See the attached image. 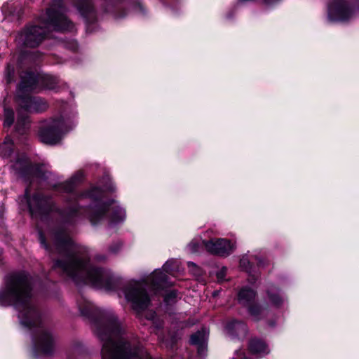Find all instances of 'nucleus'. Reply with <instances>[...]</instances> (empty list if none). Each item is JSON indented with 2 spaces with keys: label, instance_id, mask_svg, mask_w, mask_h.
Here are the masks:
<instances>
[{
  "label": "nucleus",
  "instance_id": "1",
  "mask_svg": "<svg viewBox=\"0 0 359 359\" xmlns=\"http://www.w3.org/2000/svg\"><path fill=\"white\" fill-rule=\"evenodd\" d=\"M39 234L43 247L61 257L55 261L53 269L62 276L72 280L78 285L89 284L107 291L117 288L118 279L110 271L93 266L89 262L86 249L75 246L68 230L60 228L50 232V245L46 243L41 231Z\"/></svg>",
  "mask_w": 359,
  "mask_h": 359
},
{
  "label": "nucleus",
  "instance_id": "2",
  "mask_svg": "<svg viewBox=\"0 0 359 359\" xmlns=\"http://www.w3.org/2000/svg\"><path fill=\"white\" fill-rule=\"evenodd\" d=\"M0 306H13L18 312L20 323L34 329V344L36 350L50 354L54 349L50 332L43 325L41 313L32 298V278L25 271L8 275L0 290Z\"/></svg>",
  "mask_w": 359,
  "mask_h": 359
},
{
  "label": "nucleus",
  "instance_id": "3",
  "mask_svg": "<svg viewBox=\"0 0 359 359\" xmlns=\"http://www.w3.org/2000/svg\"><path fill=\"white\" fill-rule=\"evenodd\" d=\"M72 197L76 201L70 203L69 207L62 212L65 223H73L74 219L82 214H86L93 224L104 219L115 223L125 218V210L116 201H102L103 192L100 188H93L76 198L74 194H72Z\"/></svg>",
  "mask_w": 359,
  "mask_h": 359
},
{
  "label": "nucleus",
  "instance_id": "4",
  "mask_svg": "<svg viewBox=\"0 0 359 359\" xmlns=\"http://www.w3.org/2000/svg\"><path fill=\"white\" fill-rule=\"evenodd\" d=\"M65 12L62 0H53L46 13L19 34L18 42L34 48L38 46L51 30H71L73 24L67 18Z\"/></svg>",
  "mask_w": 359,
  "mask_h": 359
},
{
  "label": "nucleus",
  "instance_id": "5",
  "mask_svg": "<svg viewBox=\"0 0 359 359\" xmlns=\"http://www.w3.org/2000/svg\"><path fill=\"white\" fill-rule=\"evenodd\" d=\"M29 92L22 93L20 90V84L19 85L17 100L20 109L18 111L15 129L20 134H24L29 127V118L27 114H24V112H39L44 111L48 107L46 102L42 98L27 95Z\"/></svg>",
  "mask_w": 359,
  "mask_h": 359
},
{
  "label": "nucleus",
  "instance_id": "6",
  "mask_svg": "<svg viewBox=\"0 0 359 359\" xmlns=\"http://www.w3.org/2000/svg\"><path fill=\"white\" fill-rule=\"evenodd\" d=\"M148 284L146 282L130 281L123 288L121 292L126 300L132 304L137 311L148 307L150 299L147 292Z\"/></svg>",
  "mask_w": 359,
  "mask_h": 359
},
{
  "label": "nucleus",
  "instance_id": "7",
  "mask_svg": "<svg viewBox=\"0 0 359 359\" xmlns=\"http://www.w3.org/2000/svg\"><path fill=\"white\" fill-rule=\"evenodd\" d=\"M20 90L39 91L43 88L54 89L57 84L56 79L42 73L26 72L20 76Z\"/></svg>",
  "mask_w": 359,
  "mask_h": 359
},
{
  "label": "nucleus",
  "instance_id": "8",
  "mask_svg": "<svg viewBox=\"0 0 359 359\" xmlns=\"http://www.w3.org/2000/svg\"><path fill=\"white\" fill-rule=\"evenodd\" d=\"M67 130L64 118L60 117L43 122L38 135L43 143L56 144Z\"/></svg>",
  "mask_w": 359,
  "mask_h": 359
},
{
  "label": "nucleus",
  "instance_id": "9",
  "mask_svg": "<svg viewBox=\"0 0 359 359\" xmlns=\"http://www.w3.org/2000/svg\"><path fill=\"white\" fill-rule=\"evenodd\" d=\"M25 197L32 217L47 214L53 209V202L50 197L44 196L39 193H36L32 197H29L28 189H26Z\"/></svg>",
  "mask_w": 359,
  "mask_h": 359
},
{
  "label": "nucleus",
  "instance_id": "10",
  "mask_svg": "<svg viewBox=\"0 0 359 359\" xmlns=\"http://www.w3.org/2000/svg\"><path fill=\"white\" fill-rule=\"evenodd\" d=\"M353 12L345 0H334L329 6L328 18L332 21H346Z\"/></svg>",
  "mask_w": 359,
  "mask_h": 359
},
{
  "label": "nucleus",
  "instance_id": "11",
  "mask_svg": "<svg viewBox=\"0 0 359 359\" xmlns=\"http://www.w3.org/2000/svg\"><path fill=\"white\" fill-rule=\"evenodd\" d=\"M255 297L256 293L254 290L244 287L238 293V301L243 306H248L250 314L255 320H259L262 315L263 310L253 302Z\"/></svg>",
  "mask_w": 359,
  "mask_h": 359
},
{
  "label": "nucleus",
  "instance_id": "12",
  "mask_svg": "<svg viewBox=\"0 0 359 359\" xmlns=\"http://www.w3.org/2000/svg\"><path fill=\"white\" fill-rule=\"evenodd\" d=\"M202 243L209 252L222 257L229 255L234 249L230 241L224 238L203 241Z\"/></svg>",
  "mask_w": 359,
  "mask_h": 359
},
{
  "label": "nucleus",
  "instance_id": "13",
  "mask_svg": "<svg viewBox=\"0 0 359 359\" xmlns=\"http://www.w3.org/2000/svg\"><path fill=\"white\" fill-rule=\"evenodd\" d=\"M208 335L206 330H202L191 336L190 342L198 346V353L201 356H204L206 353Z\"/></svg>",
  "mask_w": 359,
  "mask_h": 359
},
{
  "label": "nucleus",
  "instance_id": "14",
  "mask_svg": "<svg viewBox=\"0 0 359 359\" xmlns=\"http://www.w3.org/2000/svg\"><path fill=\"white\" fill-rule=\"evenodd\" d=\"M81 15L88 21L95 20V9L90 0H74Z\"/></svg>",
  "mask_w": 359,
  "mask_h": 359
},
{
  "label": "nucleus",
  "instance_id": "15",
  "mask_svg": "<svg viewBox=\"0 0 359 359\" xmlns=\"http://www.w3.org/2000/svg\"><path fill=\"white\" fill-rule=\"evenodd\" d=\"M167 275L161 270H156L147 279L152 290H157L166 283Z\"/></svg>",
  "mask_w": 359,
  "mask_h": 359
},
{
  "label": "nucleus",
  "instance_id": "16",
  "mask_svg": "<svg viewBox=\"0 0 359 359\" xmlns=\"http://www.w3.org/2000/svg\"><path fill=\"white\" fill-rule=\"evenodd\" d=\"M249 349L253 354L263 356L269 353L267 345L262 340L253 339L250 341Z\"/></svg>",
  "mask_w": 359,
  "mask_h": 359
},
{
  "label": "nucleus",
  "instance_id": "17",
  "mask_svg": "<svg viewBox=\"0 0 359 359\" xmlns=\"http://www.w3.org/2000/svg\"><path fill=\"white\" fill-rule=\"evenodd\" d=\"M83 177V173L79 172L76 173L69 180L60 184V187L65 191L71 193L73 191L76 183L79 182Z\"/></svg>",
  "mask_w": 359,
  "mask_h": 359
},
{
  "label": "nucleus",
  "instance_id": "18",
  "mask_svg": "<svg viewBox=\"0 0 359 359\" xmlns=\"http://www.w3.org/2000/svg\"><path fill=\"white\" fill-rule=\"evenodd\" d=\"M226 328L230 334L236 335L241 333L244 334L247 330L246 325L243 323L237 320L229 323Z\"/></svg>",
  "mask_w": 359,
  "mask_h": 359
},
{
  "label": "nucleus",
  "instance_id": "19",
  "mask_svg": "<svg viewBox=\"0 0 359 359\" xmlns=\"http://www.w3.org/2000/svg\"><path fill=\"white\" fill-rule=\"evenodd\" d=\"M267 294L270 302L273 305L279 306L282 303V298L279 295L278 290L276 287H272L270 289H269L267 290Z\"/></svg>",
  "mask_w": 359,
  "mask_h": 359
},
{
  "label": "nucleus",
  "instance_id": "20",
  "mask_svg": "<svg viewBox=\"0 0 359 359\" xmlns=\"http://www.w3.org/2000/svg\"><path fill=\"white\" fill-rule=\"evenodd\" d=\"M13 142L10 138H6L0 147V154L4 156H9L13 150Z\"/></svg>",
  "mask_w": 359,
  "mask_h": 359
},
{
  "label": "nucleus",
  "instance_id": "21",
  "mask_svg": "<svg viewBox=\"0 0 359 359\" xmlns=\"http://www.w3.org/2000/svg\"><path fill=\"white\" fill-rule=\"evenodd\" d=\"M13 167L22 174L29 172L31 169L30 163L27 159L18 160Z\"/></svg>",
  "mask_w": 359,
  "mask_h": 359
},
{
  "label": "nucleus",
  "instance_id": "22",
  "mask_svg": "<svg viewBox=\"0 0 359 359\" xmlns=\"http://www.w3.org/2000/svg\"><path fill=\"white\" fill-rule=\"evenodd\" d=\"M254 259H255V257L250 259L248 256H243V257L240 260V266L247 272L250 273L252 269V264L254 262Z\"/></svg>",
  "mask_w": 359,
  "mask_h": 359
},
{
  "label": "nucleus",
  "instance_id": "23",
  "mask_svg": "<svg viewBox=\"0 0 359 359\" xmlns=\"http://www.w3.org/2000/svg\"><path fill=\"white\" fill-rule=\"evenodd\" d=\"M14 121V112L11 109H4V126L10 127Z\"/></svg>",
  "mask_w": 359,
  "mask_h": 359
},
{
  "label": "nucleus",
  "instance_id": "24",
  "mask_svg": "<svg viewBox=\"0 0 359 359\" xmlns=\"http://www.w3.org/2000/svg\"><path fill=\"white\" fill-rule=\"evenodd\" d=\"M6 77L8 83H11L13 81L14 67L10 65L7 66L6 71Z\"/></svg>",
  "mask_w": 359,
  "mask_h": 359
},
{
  "label": "nucleus",
  "instance_id": "25",
  "mask_svg": "<svg viewBox=\"0 0 359 359\" xmlns=\"http://www.w3.org/2000/svg\"><path fill=\"white\" fill-rule=\"evenodd\" d=\"M188 250L190 252H196L199 250V245L194 241H191L188 245Z\"/></svg>",
  "mask_w": 359,
  "mask_h": 359
},
{
  "label": "nucleus",
  "instance_id": "26",
  "mask_svg": "<svg viewBox=\"0 0 359 359\" xmlns=\"http://www.w3.org/2000/svg\"><path fill=\"white\" fill-rule=\"evenodd\" d=\"M172 262H173L172 261H168L167 262H165V264L163 266V271H165L166 273H172V270L170 269V266Z\"/></svg>",
  "mask_w": 359,
  "mask_h": 359
},
{
  "label": "nucleus",
  "instance_id": "27",
  "mask_svg": "<svg viewBox=\"0 0 359 359\" xmlns=\"http://www.w3.org/2000/svg\"><path fill=\"white\" fill-rule=\"evenodd\" d=\"M177 297V292L175 291H170V292H168L165 297V300L166 302H168L170 299L171 298H175Z\"/></svg>",
  "mask_w": 359,
  "mask_h": 359
},
{
  "label": "nucleus",
  "instance_id": "28",
  "mask_svg": "<svg viewBox=\"0 0 359 359\" xmlns=\"http://www.w3.org/2000/svg\"><path fill=\"white\" fill-rule=\"evenodd\" d=\"M226 271V268H222V270L217 273V277L219 280H222L224 279Z\"/></svg>",
  "mask_w": 359,
  "mask_h": 359
},
{
  "label": "nucleus",
  "instance_id": "29",
  "mask_svg": "<svg viewBox=\"0 0 359 359\" xmlns=\"http://www.w3.org/2000/svg\"><path fill=\"white\" fill-rule=\"evenodd\" d=\"M235 355L236 357H233V359H238L240 355H242V353L240 351H236ZM241 359H247L245 356H243Z\"/></svg>",
  "mask_w": 359,
  "mask_h": 359
},
{
  "label": "nucleus",
  "instance_id": "30",
  "mask_svg": "<svg viewBox=\"0 0 359 359\" xmlns=\"http://www.w3.org/2000/svg\"><path fill=\"white\" fill-rule=\"evenodd\" d=\"M278 1V0H265V4L269 6Z\"/></svg>",
  "mask_w": 359,
  "mask_h": 359
},
{
  "label": "nucleus",
  "instance_id": "31",
  "mask_svg": "<svg viewBox=\"0 0 359 359\" xmlns=\"http://www.w3.org/2000/svg\"><path fill=\"white\" fill-rule=\"evenodd\" d=\"M40 178L46 180L48 178V173H43L41 175L39 176Z\"/></svg>",
  "mask_w": 359,
  "mask_h": 359
},
{
  "label": "nucleus",
  "instance_id": "32",
  "mask_svg": "<svg viewBox=\"0 0 359 359\" xmlns=\"http://www.w3.org/2000/svg\"><path fill=\"white\" fill-rule=\"evenodd\" d=\"M117 249H113L112 248H111V251L113 252H116L121 246V245L120 243H118L117 244Z\"/></svg>",
  "mask_w": 359,
  "mask_h": 359
},
{
  "label": "nucleus",
  "instance_id": "33",
  "mask_svg": "<svg viewBox=\"0 0 359 359\" xmlns=\"http://www.w3.org/2000/svg\"><path fill=\"white\" fill-rule=\"evenodd\" d=\"M261 264V263H260V261H258V262H257V264Z\"/></svg>",
  "mask_w": 359,
  "mask_h": 359
}]
</instances>
